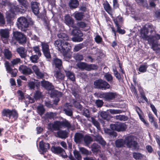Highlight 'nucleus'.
Instances as JSON below:
<instances>
[{
	"mask_svg": "<svg viewBox=\"0 0 160 160\" xmlns=\"http://www.w3.org/2000/svg\"><path fill=\"white\" fill-rule=\"evenodd\" d=\"M148 30L146 28L142 29L141 31V36L143 40L148 41L149 44L151 46V48L154 50L160 49L158 47V40L160 39V35L156 34L154 37H149L148 34Z\"/></svg>",
	"mask_w": 160,
	"mask_h": 160,
	"instance_id": "nucleus-1",
	"label": "nucleus"
},
{
	"mask_svg": "<svg viewBox=\"0 0 160 160\" xmlns=\"http://www.w3.org/2000/svg\"><path fill=\"white\" fill-rule=\"evenodd\" d=\"M1 114L3 120L10 123L16 120L18 116V112L15 109L4 108L1 112Z\"/></svg>",
	"mask_w": 160,
	"mask_h": 160,
	"instance_id": "nucleus-2",
	"label": "nucleus"
},
{
	"mask_svg": "<svg viewBox=\"0 0 160 160\" xmlns=\"http://www.w3.org/2000/svg\"><path fill=\"white\" fill-rule=\"evenodd\" d=\"M54 45L56 49L62 53L64 56L66 55L71 48V45L68 42H62L61 40H57L54 42Z\"/></svg>",
	"mask_w": 160,
	"mask_h": 160,
	"instance_id": "nucleus-3",
	"label": "nucleus"
},
{
	"mask_svg": "<svg viewBox=\"0 0 160 160\" xmlns=\"http://www.w3.org/2000/svg\"><path fill=\"white\" fill-rule=\"evenodd\" d=\"M33 22L31 19L30 20L29 22H28L26 18L22 17L18 18L17 24L19 29L26 32L27 31H29L28 29L29 24H33Z\"/></svg>",
	"mask_w": 160,
	"mask_h": 160,
	"instance_id": "nucleus-4",
	"label": "nucleus"
},
{
	"mask_svg": "<svg viewBox=\"0 0 160 160\" xmlns=\"http://www.w3.org/2000/svg\"><path fill=\"white\" fill-rule=\"evenodd\" d=\"M94 85L95 88L102 90L109 89L110 87L109 84L108 82L101 79L95 81L94 82Z\"/></svg>",
	"mask_w": 160,
	"mask_h": 160,
	"instance_id": "nucleus-5",
	"label": "nucleus"
},
{
	"mask_svg": "<svg viewBox=\"0 0 160 160\" xmlns=\"http://www.w3.org/2000/svg\"><path fill=\"white\" fill-rule=\"evenodd\" d=\"M13 35L15 39L21 45H24L26 43L27 38L26 36L18 31L13 32Z\"/></svg>",
	"mask_w": 160,
	"mask_h": 160,
	"instance_id": "nucleus-6",
	"label": "nucleus"
},
{
	"mask_svg": "<svg viewBox=\"0 0 160 160\" xmlns=\"http://www.w3.org/2000/svg\"><path fill=\"white\" fill-rule=\"evenodd\" d=\"M126 144L127 147L133 149L138 148V143L132 136L128 137L126 138Z\"/></svg>",
	"mask_w": 160,
	"mask_h": 160,
	"instance_id": "nucleus-7",
	"label": "nucleus"
},
{
	"mask_svg": "<svg viewBox=\"0 0 160 160\" xmlns=\"http://www.w3.org/2000/svg\"><path fill=\"white\" fill-rule=\"evenodd\" d=\"M77 67L82 70H85L90 71L94 70L97 68L96 65L94 64H88L86 63L81 62L77 64Z\"/></svg>",
	"mask_w": 160,
	"mask_h": 160,
	"instance_id": "nucleus-8",
	"label": "nucleus"
},
{
	"mask_svg": "<svg viewBox=\"0 0 160 160\" xmlns=\"http://www.w3.org/2000/svg\"><path fill=\"white\" fill-rule=\"evenodd\" d=\"M110 128L112 130L118 132L124 131L127 128L125 124L121 122H117L114 124H111Z\"/></svg>",
	"mask_w": 160,
	"mask_h": 160,
	"instance_id": "nucleus-9",
	"label": "nucleus"
},
{
	"mask_svg": "<svg viewBox=\"0 0 160 160\" xmlns=\"http://www.w3.org/2000/svg\"><path fill=\"white\" fill-rule=\"evenodd\" d=\"M51 150L54 153L60 154L63 158L68 157L65 150L59 146H53L51 148Z\"/></svg>",
	"mask_w": 160,
	"mask_h": 160,
	"instance_id": "nucleus-10",
	"label": "nucleus"
},
{
	"mask_svg": "<svg viewBox=\"0 0 160 160\" xmlns=\"http://www.w3.org/2000/svg\"><path fill=\"white\" fill-rule=\"evenodd\" d=\"M42 50L44 56L46 58H50L51 55L50 53L49 46L48 43L45 42H41Z\"/></svg>",
	"mask_w": 160,
	"mask_h": 160,
	"instance_id": "nucleus-11",
	"label": "nucleus"
},
{
	"mask_svg": "<svg viewBox=\"0 0 160 160\" xmlns=\"http://www.w3.org/2000/svg\"><path fill=\"white\" fill-rule=\"evenodd\" d=\"M100 115L104 120L106 121H102L101 122L103 126H106L108 125V122L110 119L108 113L106 112L102 111L100 112Z\"/></svg>",
	"mask_w": 160,
	"mask_h": 160,
	"instance_id": "nucleus-12",
	"label": "nucleus"
},
{
	"mask_svg": "<svg viewBox=\"0 0 160 160\" xmlns=\"http://www.w3.org/2000/svg\"><path fill=\"white\" fill-rule=\"evenodd\" d=\"M19 70L21 73L25 75H30L33 73L30 68L25 65H20L19 68Z\"/></svg>",
	"mask_w": 160,
	"mask_h": 160,
	"instance_id": "nucleus-13",
	"label": "nucleus"
},
{
	"mask_svg": "<svg viewBox=\"0 0 160 160\" xmlns=\"http://www.w3.org/2000/svg\"><path fill=\"white\" fill-rule=\"evenodd\" d=\"M55 135L57 137L64 139L68 137V133L66 130L60 129L55 133Z\"/></svg>",
	"mask_w": 160,
	"mask_h": 160,
	"instance_id": "nucleus-14",
	"label": "nucleus"
},
{
	"mask_svg": "<svg viewBox=\"0 0 160 160\" xmlns=\"http://www.w3.org/2000/svg\"><path fill=\"white\" fill-rule=\"evenodd\" d=\"M39 146L40 150L42 151V154L46 152L50 148V144L48 143L44 142L43 141L40 142Z\"/></svg>",
	"mask_w": 160,
	"mask_h": 160,
	"instance_id": "nucleus-15",
	"label": "nucleus"
},
{
	"mask_svg": "<svg viewBox=\"0 0 160 160\" xmlns=\"http://www.w3.org/2000/svg\"><path fill=\"white\" fill-rule=\"evenodd\" d=\"M62 95V94L61 92L57 91L52 90V96L56 97L53 101L54 104L55 105H57L58 102L60 100L59 97H61Z\"/></svg>",
	"mask_w": 160,
	"mask_h": 160,
	"instance_id": "nucleus-16",
	"label": "nucleus"
},
{
	"mask_svg": "<svg viewBox=\"0 0 160 160\" xmlns=\"http://www.w3.org/2000/svg\"><path fill=\"white\" fill-rule=\"evenodd\" d=\"M39 4L36 2H31V9L33 13L36 15H38L39 13Z\"/></svg>",
	"mask_w": 160,
	"mask_h": 160,
	"instance_id": "nucleus-17",
	"label": "nucleus"
},
{
	"mask_svg": "<svg viewBox=\"0 0 160 160\" xmlns=\"http://www.w3.org/2000/svg\"><path fill=\"white\" fill-rule=\"evenodd\" d=\"M32 68L38 78L42 79L44 78L43 73L40 71L38 66L35 65H33L32 67Z\"/></svg>",
	"mask_w": 160,
	"mask_h": 160,
	"instance_id": "nucleus-18",
	"label": "nucleus"
},
{
	"mask_svg": "<svg viewBox=\"0 0 160 160\" xmlns=\"http://www.w3.org/2000/svg\"><path fill=\"white\" fill-rule=\"evenodd\" d=\"M16 51L22 58H25L29 57L28 55H27V51H25V48L23 47L17 48Z\"/></svg>",
	"mask_w": 160,
	"mask_h": 160,
	"instance_id": "nucleus-19",
	"label": "nucleus"
},
{
	"mask_svg": "<svg viewBox=\"0 0 160 160\" xmlns=\"http://www.w3.org/2000/svg\"><path fill=\"white\" fill-rule=\"evenodd\" d=\"M5 66L6 68V70L8 72L11 73L12 77H15L16 76V72L15 71H14L12 69L8 62H5Z\"/></svg>",
	"mask_w": 160,
	"mask_h": 160,
	"instance_id": "nucleus-20",
	"label": "nucleus"
},
{
	"mask_svg": "<svg viewBox=\"0 0 160 160\" xmlns=\"http://www.w3.org/2000/svg\"><path fill=\"white\" fill-rule=\"evenodd\" d=\"M53 64L55 65V67L59 70H61L62 68V60L58 58H54L53 60Z\"/></svg>",
	"mask_w": 160,
	"mask_h": 160,
	"instance_id": "nucleus-21",
	"label": "nucleus"
},
{
	"mask_svg": "<svg viewBox=\"0 0 160 160\" xmlns=\"http://www.w3.org/2000/svg\"><path fill=\"white\" fill-rule=\"evenodd\" d=\"M0 35L2 38H8L9 37V29H1L0 30Z\"/></svg>",
	"mask_w": 160,
	"mask_h": 160,
	"instance_id": "nucleus-22",
	"label": "nucleus"
},
{
	"mask_svg": "<svg viewBox=\"0 0 160 160\" xmlns=\"http://www.w3.org/2000/svg\"><path fill=\"white\" fill-rule=\"evenodd\" d=\"M83 135L81 133H76L74 136V141L77 143H80L83 139Z\"/></svg>",
	"mask_w": 160,
	"mask_h": 160,
	"instance_id": "nucleus-23",
	"label": "nucleus"
},
{
	"mask_svg": "<svg viewBox=\"0 0 160 160\" xmlns=\"http://www.w3.org/2000/svg\"><path fill=\"white\" fill-rule=\"evenodd\" d=\"M41 84L42 87L48 90H51L54 88V87L52 83L48 81H43L41 82Z\"/></svg>",
	"mask_w": 160,
	"mask_h": 160,
	"instance_id": "nucleus-24",
	"label": "nucleus"
},
{
	"mask_svg": "<svg viewBox=\"0 0 160 160\" xmlns=\"http://www.w3.org/2000/svg\"><path fill=\"white\" fill-rule=\"evenodd\" d=\"M136 110L138 113L141 120L142 121L146 126H148V123L144 120L143 115L141 114L142 112L140 108L139 107H137L136 108Z\"/></svg>",
	"mask_w": 160,
	"mask_h": 160,
	"instance_id": "nucleus-25",
	"label": "nucleus"
},
{
	"mask_svg": "<svg viewBox=\"0 0 160 160\" xmlns=\"http://www.w3.org/2000/svg\"><path fill=\"white\" fill-rule=\"evenodd\" d=\"M54 76L58 80L62 81L64 80L65 75L60 71H56L55 72Z\"/></svg>",
	"mask_w": 160,
	"mask_h": 160,
	"instance_id": "nucleus-26",
	"label": "nucleus"
},
{
	"mask_svg": "<svg viewBox=\"0 0 160 160\" xmlns=\"http://www.w3.org/2000/svg\"><path fill=\"white\" fill-rule=\"evenodd\" d=\"M28 52L29 53H31V54L32 55L31 56L29 57L30 60L31 61V62L34 63L38 62V60L41 56H39L38 55H32L31 50H28Z\"/></svg>",
	"mask_w": 160,
	"mask_h": 160,
	"instance_id": "nucleus-27",
	"label": "nucleus"
},
{
	"mask_svg": "<svg viewBox=\"0 0 160 160\" xmlns=\"http://www.w3.org/2000/svg\"><path fill=\"white\" fill-rule=\"evenodd\" d=\"M65 22L69 26H72L74 21L72 18L68 15H66L65 17Z\"/></svg>",
	"mask_w": 160,
	"mask_h": 160,
	"instance_id": "nucleus-28",
	"label": "nucleus"
},
{
	"mask_svg": "<svg viewBox=\"0 0 160 160\" xmlns=\"http://www.w3.org/2000/svg\"><path fill=\"white\" fill-rule=\"evenodd\" d=\"M117 96L116 93L112 92H106L105 100L109 101L115 98Z\"/></svg>",
	"mask_w": 160,
	"mask_h": 160,
	"instance_id": "nucleus-29",
	"label": "nucleus"
},
{
	"mask_svg": "<svg viewBox=\"0 0 160 160\" xmlns=\"http://www.w3.org/2000/svg\"><path fill=\"white\" fill-rule=\"evenodd\" d=\"M126 144V140L122 139H118L115 142V145L116 147L118 148L121 147Z\"/></svg>",
	"mask_w": 160,
	"mask_h": 160,
	"instance_id": "nucleus-30",
	"label": "nucleus"
},
{
	"mask_svg": "<svg viewBox=\"0 0 160 160\" xmlns=\"http://www.w3.org/2000/svg\"><path fill=\"white\" fill-rule=\"evenodd\" d=\"M88 120L92 122L93 124L96 126L98 129H99L100 128V124L99 122L94 118L91 117V118L88 119Z\"/></svg>",
	"mask_w": 160,
	"mask_h": 160,
	"instance_id": "nucleus-31",
	"label": "nucleus"
},
{
	"mask_svg": "<svg viewBox=\"0 0 160 160\" xmlns=\"http://www.w3.org/2000/svg\"><path fill=\"white\" fill-rule=\"evenodd\" d=\"M52 127L55 130L58 131L60 130V128H62L61 121H56L52 125Z\"/></svg>",
	"mask_w": 160,
	"mask_h": 160,
	"instance_id": "nucleus-32",
	"label": "nucleus"
},
{
	"mask_svg": "<svg viewBox=\"0 0 160 160\" xmlns=\"http://www.w3.org/2000/svg\"><path fill=\"white\" fill-rule=\"evenodd\" d=\"M69 5L71 8H75L78 6L79 2L78 0H71Z\"/></svg>",
	"mask_w": 160,
	"mask_h": 160,
	"instance_id": "nucleus-33",
	"label": "nucleus"
},
{
	"mask_svg": "<svg viewBox=\"0 0 160 160\" xmlns=\"http://www.w3.org/2000/svg\"><path fill=\"white\" fill-rule=\"evenodd\" d=\"M104 8L106 11L112 18V11L109 4L107 3L104 5Z\"/></svg>",
	"mask_w": 160,
	"mask_h": 160,
	"instance_id": "nucleus-34",
	"label": "nucleus"
},
{
	"mask_svg": "<svg viewBox=\"0 0 160 160\" xmlns=\"http://www.w3.org/2000/svg\"><path fill=\"white\" fill-rule=\"evenodd\" d=\"M104 77L106 80L110 83L112 82L113 80L112 76L108 72L105 73Z\"/></svg>",
	"mask_w": 160,
	"mask_h": 160,
	"instance_id": "nucleus-35",
	"label": "nucleus"
},
{
	"mask_svg": "<svg viewBox=\"0 0 160 160\" xmlns=\"http://www.w3.org/2000/svg\"><path fill=\"white\" fill-rule=\"evenodd\" d=\"M45 111V109L43 105H40L37 107V112L41 116L44 113Z\"/></svg>",
	"mask_w": 160,
	"mask_h": 160,
	"instance_id": "nucleus-36",
	"label": "nucleus"
},
{
	"mask_svg": "<svg viewBox=\"0 0 160 160\" xmlns=\"http://www.w3.org/2000/svg\"><path fill=\"white\" fill-rule=\"evenodd\" d=\"M61 123L62 127H64L67 128L68 129H70L71 128V125L70 122L66 120L61 121Z\"/></svg>",
	"mask_w": 160,
	"mask_h": 160,
	"instance_id": "nucleus-37",
	"label": "nucleus"
},
{
	"mask_svg": "<svg viewBox=\"0 0 160 160\" xmlns=\"http://www.w3.org/2000/svg\"><path fill=\"white\" fill-rule=\"evenodd\" d=\"M3 53L4 56L6 58L9 60L11 58L12 54L11 52L8 49H4Z\"/></svg>",
	"mask_w": 160,
	"mask_h": 160,
	"instance_id": "nucleus-38",
	"label": "nucleus"
},
{
	"mask_svg": "<svg viewBox=\"0 0 160 160\" xmlns=\"http://www.w3.org/2000/svg\"><path fill=\"white\" fill-rule=\"evenodd\" d=\"M59 38L62 39L64 41H68L69 38L68 36L65 33L60 32L57 34Z\"/></svg>",
	"mask_w": 160,
	"mask_h": 160,
	"instance_id": "nucleus-39",
	"label": "nucleus"
},
{
	"mask_svg": "<svg viewBox=\"0 0 160 160\" xmlns=\"http://www.w3.org/2000/svg\"><path fill=\"white\" fill-rule=\"evenodd\" d=\"M66 76L70 80L74 81H75V77L74 73L70 71H65Z\"/></svg>",
	"mask_w": 160,
	"mask_h": 160,
	"instance_id": "nucleus-40",
	"label": "nucleus"
},
{
	"mask_svg": "<svg viewBox=\"0 0 160 160\" xmlns=\"http://www.w3.org/2000/svg\"><path fill=\"white\" fill-rule=\"evenodd\" d=\"M95 139L102 145H105L106 144V142L104 140L101 136L99 135H97L95 136Z\"/></svg>",
	"mask_w": 160,
	"mask_h": 160,
	"instance_id": "nucleus-41",
	"label": "nucleus"
},
{
	"mask_svg": "<svg viewBox=\"0 0 160 160\" xmlns=\"http://www.w3.org/2000/svg\"><path fill=\"white\" fill-rule=\"evenodd\" d=\"M72 34L75 36H82L83 34L79 30L75 29L72 31Z\"/></svg>",
	"mask_w": 160,
	"mask_h": 160,
	"instance_id": "nucleus-42",
	"label": "nucleus"
},
{
	"mask_svg": "<svg viewBox=\"0 0 160 160\" xmlns=\"http://www.w3.org/2000/svg\"><path fill=\"white\" fill-rule=\"evenodd\" d=\"M92 150V152H97L99 150L100 147L97 143H94L91 146Z\"/></svg>",
	"mask_w": 160,
	"mask_h": 160,
	"instance_id": "nucleus-43",
	"label": "nucleus"
},
{
	"mask_svg": "<svg viewBox=\"0 0 160 160\" xmlns=\"http://www.w3.org/2000/svg\"><path fill=\"white\" fill-rule=\"evenodd\" d=\"M63 111L66 114L69 116H72V112L71 109L65 107Z\"/></svg>",
	"mask_w": 160,
	"mask_h": 160,
	"instance_id": "nucleus-44",
	"label": "nucleus"
},
{
	"mask_svg": "<svg viewBox=\"0 0 160 160\" xmlns=\"http://www.w3.org/2000/svg\"><path fill=\"white\" fill-rule=\"evenodd\" d=\"M84 16L83 13L82 12H78L75 14L74 17L78 20H81Z\"/></svg>",
	"mask_w": 160,
	"mask_h": 160,
	"instance_id": "nucleus-45",
	"label": "nucleus"
},
{
	"mask_svg": "<svg viewBox=\"0 0 160 160\" xmlns=\"http://www.w3.org/2000/svg\"><path fill=\"white\" fill-rule=\"evenodd\" d=\"M84 47V45L83 43H81L75 46L73 48V51L74 52H78L81 50Z\"/></svg>",
	"mask_w": 160,
	"mask_h": 160,
	"instance_id": "nucleus-46",
	"label": "nucleus"
},
{
	"mask_svg": "<svg viewBox=\"0 0 160 160\" xmlns=\"http://www.w3.org/2000/svg\"><path fill=\"white\" fill-rule=\"evenodd\" d=\"M83 139L85 143L87 145L89 144L92 141V138L89 136H86L84 137Z\"/></svg>",
	"mask_w": 160,
	"mask_h": 160,
	"instance_id": "nucleus-47",
	"label": "nucleus"
},
{
	"mask_svg": "<svg viewBox=\"0 0 160 160\" xmlns=\"http://www.w3.org/2000/svg\"><path fill=\"white\" fill-rule=\"evenodd\" d=\"M17 93L19 100L22 101L25 98L24 93L22 91L18 90L17 92Z\"/></svg>",
	"mask_w": 160,
	"mask_h": 160,
	"instance_id": "nucleus-48",
	"label": "nucleus"
},
{
	"mask_svg": "<svg viewBox=\"0 0 160 160\" xmlns=\"http://www.w3.org/2000/svg\"><path fill=\"white\" fill-rule=\"evenodd\" d=\"M148 66L146 64H142L140 66L139 68V71L141 72H144L147 71Z\"/></svg>",
	"mask_w": 160,
	"mask_h": 160,
	"instance_id": "nucleus-49",
	"label": "nucleus"
},
{
	"mask_svg": "<svg viewBox=\"0 0 160 160\" xmlns=\"http://www.w3.org/2000/svg\"><path fill=\"white\" fill-rule=\"evenodd\" d=\"M79 150L82 153L84 154L89 155H90L91 153V152L90 151H89L83 147L80 148Z\"/></svg>",
	"mask_w": 160,
	"mask_h": 160,
	"instance_id": "nucleus-50",
	"label": "nucleus"
},
{
	"mask_svg": "<svg viewBox=\"0 0 160 160\" xmlns=\"http://www.w3.org/2000/svg\"><path fill=\"white\" fill-rule=\"evenodd\" d=\"M133 158L136 159H142L143 155L140 153L134 152L133 153Z\"/></svg>",
	"mask_w": 160,
	"mask_h": 160,
	"instance_id": "nucleus-51",
	"label": "nucleus"
},
{
	"mask_svg": "<svg viewBox=\"0 0 160 160\" xmlns=\"http://www.w3.org/2000/svg\"><path fill=\"white\" fill-rule=\"evenodd\" d=\"M116 118L121 121H125L127 120V117L125 115H119L116 116Z\"/></svg>",
	"mask_w": 160,
	"mask_h": 160,
	"instance_id": "nucleus-52",
	"label": "nucleus"
},
{
	"mask_svg": "<svg viewBox=\"0 0 160 160\" xmlns=\"http://www.w3.org/2000/svg\"><path fill=\"white\" fill-rule=\"evenodd\" d=\"M5 21L3 14L0 12V25L3 26L5 24Z\"/></svg>",
	"mask_w": 160,
	"mask_h": 160,
	"instance_id": "nucleus-53",
	"label": "nucleus"
},
{
	"mask_svg": "<svg viewBox=\"0 0 160 160\" xmlns=\"http://www.w3.org/2000/svg\"><path fill=\"white\" fill-rule=\"evenodd\" d=\"M95 103L98 107L101 108L102 106L103 102L102 100L98 99L96 100Z\"/></svg>",
	"mask_w": 160,
	"mask_h": 160,
	"instance_id": "nucleus-54",
	"label": "nucleus"
},
{
	"mask_svg": "<svg viewBox=\"0 0 160 160\" xmlns=\"http://www.w3.org/2000/svg\"><path fill=\"white\" fill-rule=\"evenodd\" d=\"M33 49L35 53L37 54L39 56H41L42 53L38 47L35 46L33 47Z\"/></svg>",
	"mask_w": 160,
	"mask_h": 160,
	"instance_id": "nucleus-55",
	"label": "nucleus"
},
{
	"mask_svg": "<svg viewBox=\"0 0 160 160\" xmlns=\"http://www.w3.org/2000/svg\"><path fill=\"white\" fill-rule=\"evenodd\" d=\"M95 41L97 43H100L102 41V38L99 35H97L94 38Z\"/></svg>",
	"mask_w": 160,
	"mask_h": 160,
	"instance_id": "nucleus-56",
	"label": "nucleus"
},
{
	"mask_svg": "<svg viewBox=\"0 0 160 160\" xmlns=\"http://www.w3.org/2000/svg\"><path fill=\"white\" fill-rule=\"evenodd\" d=\"M41 93L38 91H36L34 94V98L35 99H38L41 97Z\"/></svg>",
	"mask_w": 160,
	"mask_h": 160,
	"instance_id": "nucleus-57",
	"label": "nucleus"
},
{
	"mask_svg": "<svg viewBox=\"0 0 160 160\" xmlns=\"http://www.w3.org/2000/svg\"><path fill=\"white\" fill-rule=\"evenodd\" d=\"M136 2L139 4H143V5L148 6V4L147 3L146 0H135Z\"/></svg>",
	"mask_w": 160,
	"mask_h": 160,
	"instance_id": "nucleus-58",
	"label": "nucleus"
},
{
	"mask_svg": "<svg viewBox=\"0 0 160 160\" xmlns=\"http://www.w3.org/2000/svg\"><path fill=\"white\" fill-rule=\"evenodd\" d=\"M82 36H76L72 38V40L75 42H80L82 41L83 39L81 38Z\"/></svg>",
	"mask_w": 160,
	"mask_h": 160,
	"instance_id": "nucleus-59",
	"label": "nucleus"
},
{
	"mask_svg": "<svg viewBox=\"0 0 160 160\" xmlns=\"http://www.w3.org/2000/svg\"><path fill=\"white\" fill-rule=\"evenodd\" d=\"M74 58L77 61H81L82 60L83 57L82 55L77 53L74 55Z\"/></svg>",
	"mask_w": 160,
	"mask_h": 160,
	"instance_id": "nucleus-60",
	"label": "nucleus"
},
{
	"mask_svg": "<svg viewBox=\"0 0 160 160\" xmlns=\"http://www.w3.org/2000/svg\"><path fill=\"white\" fill-rule=\"evenodd\" d=\"M73 153L74 157L78 160H80L81 159V156L78 151H75L73 152Z\"/></svg>",
	"mask_w": 160,
	"mask_h": 160,
	"instance_id": "nucleus-61",
	"label": "nucleus"
},
{
	"mask_svg": "<svg viewBox=\"0 0 160 160\" xmlns=\"http://www.w3.org/2000/svg\"><path fill=\"white\" fill-rule=\"evenodd\" d=\"M45 116L48 118L52 119L54 118L55 115L52 112H48L46 114Z\"/></svg>",
	"mask_w": 160,
	"mask_h": 160,
	"instance_id": "nucleus-62",
	"label": "nucleus"
},
{
	"mask_svg": "<svg viewBox=\"0 0 160 160\" xmlns=\"http://www.w3.org/2000/svg\"><path fill=\"white\" fill-rule=\"evenodd\" d=\"M72 94L75 97L76 100H79L80 99V96L78 94V92L75 91H72Z\"/></svg>",
	"mask_w": 160,
	"mask_h": 160,
	"instance_id": "nucleus-63",
	"label": "nucleus"
},
{
	"mask_svg": "<svg viewBox=\"0 0 160 160\" xmlns=\"http://www.w3.org/2000/svg\"><path fill=\"white\" fill-rule=\"evenodd\" d=\"M83 115L88 118V119L91 118L90 116L89 112V110L86 109H85L83 110Z\"/></svg>",
	"mask_w": 160,
	"mask_h": 160,
	"instance_id": "nucleus-64",
	"label": "nucleus"
}]
</instances>
